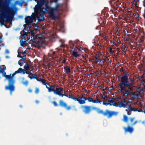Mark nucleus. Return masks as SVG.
<instances>
[{
  "label": "nucleus",
  "mask_w": 145,
  "mask_h": 145,
  "mask_svg": "<svg viewBox=\"0 0 145 145\" xmlns=\"http://www.w3.org/2000/svg\"><path fill=\"white\" fill-rule=\"evenodd\" d=\"M112 88H113V87H112V86L110 88V89H112Z\"/></svg>",
  "instance_id": "nucleus-50"
},
{
  "label": "nucleus",
  "mask_w": 145,
  "mask_h": 145,
  "mask_svg": "<svg viewBox=\"0 0 145 145\" xmlns=\"http://www.w3.org/2000/svg\"><path fill=\"white\" fill-rule=\"evenodd\" d=\"M24 69H22L21 68H20L18 69V70L15 71V72L12 74V76H13V78L14 79V76L17 74L22 73L24 72Z\"/></svg>",
  "instance_id": "nucleus-16"
},
{
  "label": "nucleus",
  "mask_w": 145,
  "mask_h": 145,
  "mask_svg": "<svg viewBox=\"0 0 145 145\" xmlns=\"http://www.w3.org/2000/svg\"><path fill=\"white\" fill-rule=\"evenodd\" d=\"M72 55L75 57H77L79 56V55L77 54V53L75 51H73L72 52Z\"/></svg>",
  "instance_id": "nucleus-25"
},
{
  "label": "nucleus",
  "mask_w": 145,
  "mask_h": 145,
  "mask_svg": "<svg viewBox=\"0 0 145 145\" xmlns=\"http://www.w3.org/2000/svg\"><path fill=\"white\" fill-rule=\"evenodd\" d=\"M29 71H27V70L24 69V72H23V74H24L25 73H26L28 74Z\"/></svg>",
  "instance_id": "nucleus-31"
},
{
  "label": "nucleus",
  "mask_w": 145,
  "mask_h": 145,
  "mask_svg": "<svg viewBox=\"0 0 145 145\" xmlns=\"http://www.w3.org/2000/svg\"><path fill=\"white\" fill-rule=\"evenodd\" d=\"M83 56V57H84V56Z\"/></svg>",
  "instance_id": "nucleus-53"
},
{
  "label": "nucleus",
  "mask_w": 145,
  "mask_h": 145,
  "mask_svg": "<svg viewBox=\"0 0 145 145\" xmlns=\"http://www.w3.org/2000/svg\"><path fill=\"white\" fill-rule=\"evenodd\" d=\"M47 87L48 92H53L56 95H58L61 92H64V90L62 88L57 86L55 84H53L50 87Z\"/></svg>",
  "instance_id": "nucleus-4"
},
{
  "label": "nucleus",
  "mask_w": 145,
  "mask_h": 145,
  "mask_svg": "<svg viewBox=\"0 0 145 145\" xmlns=\"http://www.w3.org/2000/svg\"><path fill=\"white\" fill-rule=\"evenodd\" d=\"M3 76L5 77L6 78L8 81V83L10 84L14 82V78H13L12 74L9 75H7L5 72L4 71L2 72Z\"/></svg>",
  "instance_id": "nucleus-9"
},
{
  "label": "nucleus",
  "mask_w": 145,
  "mask_h": 145,
  "mask_svg": "<svg viewBox=\"0 0 145 145\" xmlns=\"http://www.w3.org/2000/svg\"><path fill=\"white\" fill-rule=\"evenodd\" d=\"M28 77L30 78V79H32L34 78L33 76L34 74L32 73L31 72H29L28 74Z\"/></svg>",
  "instance_id": "nucleus-26"
},
{
  "label": "nucleus",
  "mask_w": 145,
  "mask_h": 145,
  "mask_svg": "<svg viewBox=\"0 0 145 145\" xmlns=\"http://www.w3.org/2000/svg\"><path fill=\"white\" fill-rule=\"evenodd\" d=\"M24 79H25L24 78H22V83L23 84L26 86H27L28 84V82L27 80H26L25 81H24Z\"/></svg>",
  "instance_id": "nucleus-24"
},
{
  "label": "nucleus",
  "mask_w": 145,
  "mask_h": 145,
  "mask_svg": "<svg viewBox=\"0 0 145 145\" xmlns=\"http://www.w3.org/2000/svg\"><path fill=\"white\" fill-rule=\"evenodd\" d=\"M65 62H66V60L65 59H64L62 61V62L63 63H65Z\"/></svg>",
  "instance_id": "nucleus-42"
},
{
  "label": "nucleus",
  "mask_w": 145,
  "mask_h": 145,
  "mask_svg": "<svg viewBox=\"0 0 145 145\" xmlns=\"http://www.w3.org/2000/svg\"><path fill=\"white\" fill-rule=\"evenodd\" d=\"M144 93L143 88L140 87L136 89V92L132 93L131 95L135 98L138 99L140 97H142L143 96Z\"/></svg>",
  "instance_id": "nucleus-6"
},
{
  "label": "nucleus",
  "mask_w": 145,
  "mask_h": 145,
  "mask_svg": "<svg viewBox=\"0 0 145 145\" xmlns=\"http://www.w3.org/2000/svg\"><path fill=\"white\" fill-rule=\"evenodd\" d=\"M72 99L74 101H77L78 103L80 105L85 104L87 100H88V102H92L93 103L101 104V101L99 100L98 98L96 97L95 99H94L91 97L90 96L87 99L86 97L82 95L80 97H72Z\"/></svg>",
  "instance_id": "nucleus-3"
},
{
  "label": "nucleus",
  "mask_w": 145,
  "mask_h": 145,
  "mask_svg": "<svg viewBox=\"0 0 145 145\" xmlns=\"http://www.w3.org/2000/svg\"><path fill=\"white\" fill-rule=\"evenodd\" d=\"M8 12H9V14L6 16L4 19L0 17V23H2L4 22L11 21L12 20L14 14V12L13 10H11V9H10L8 10Z\"/></svg>",
  "instance_id": "nucleus-5"
},
{
  "label": "nucleus",
  "mask_w": 145,
  "mask_h": 145,
  "mask_svg": "<svg viewBox=\"0 0 145 145\" xmlns=\"http://www.w3.org/2000/svg\"><path fill=\"white\" fill-rule=\"evenodd\" d=\"M6 69V67H5V66L4 65V67L3 68V70H5Z\"/></svg>",
  "instance_id": "nucleus-43"
},
{
  "label": "nucleus",
  "mask_w": 145,
  "mask_h": 145,
  "mask_svg": "<svg viewBox=\"0 0 145 145\" xmlns=\"http://www.w3.org/2000/svg\"><path fill=\"white\" fill-rule=\"evenodd\" d=\"M93 62L95 63H98V62H99L101 61V60L95 57V58L93 59Z\"/></svg>",
  "instance_id": "nucleus-23"
},
{
  "label": "nucleus",
  "mask_w": 145,
  "mask_h": 145,
  "mask_svg": "<svg viewBox=\"0 0 145 145\" xmlns=\"http://www.w3.org/2000/svg\"><path fill=\"white\" fill-rule=\"evenodd\" d=\"M64 71L66 74H69L71 72L70 69L69 67L67 66L64 67Z\"/></svg>",
  "instance_id": "nucleus-19"
},
{
  "label": "nucleus",
  "mask_w": 145,
  "mask_h": 145,
  "mask_svg": "<svg viewBox=\"0 0 145 145\" xmlns=\"http://www.w3.org/2000/svg\"><path fill=\"white\" fill-rule=\"evenodd\" d=\"M143 5L144 7H145V0H144L143 1Z\"/></svg>",
  "instance_id": "nucleus-38"
},
{
  "label": "nucleus",
  "mask_w": 145,
  "mask_h": 145,
  "mask_svg": "<svg viewBox=\"0 0 145 145\" xmlns=\"http://www.w3.org/2000/svg\"><path fill=\"white\" fill-rule=\"evenodd\" d=\"M1 78V77H0V78Z\"/></svg>",
  "instance_id": "nucleus-55"
},
{
  "label": "nucleus",
  "mask_w": 145,
  "mask_h": 145,
  "mask_svg": "<svg viewBox=\"0 0 145 145\" xmlns=\"http://www.w3.org/2000/svg\"><path fill=\"white\" fill-rule=\"evenodd\" d=\"M53 1L54 2H56L57 1V0H53Z\"/></svg>",
  "instance_id": "nucleus-52"
},
{
  "label": "nucleus",
  "mask_w": 145,
  "mask_h": 145,
  "mask_svg": "<svg viewBox=\"0 0 145 145\" xmlns=\"http://www.w3.org/2000/svg\"><path fill=\"white\" fill-rule=\"evenodd\" d=\"M121 83L119 84V87L120 89L119 90V91L122 93L123 95L125 96H127L130 94L129 90H132L135 89L136 88L135 87L132 86H130L129 87V90H126L124 87L123 86V84L126 86H129V84L127 82V73L125 72L124 73V75L121 78Z\"/></svg>",
  "instance_id": "nucleus-2"
},
{
  "label": "nucleus",
  "mask_w": 145,
  "mask_h": 145,
  "mask_svg": "<svg viewBox=\"0 0 145 145\" xmlns=\"http://www.w3.org/2000/svg\"><path fill=\"white\" fill-rule=\"evenodd\" d=\"M31 35L32 36H34V34L33 32H32L31 33Z\"/></svg>",
  "instance_id": "nucleus-44"
},
{
  "label": "nucleus",
  "mask_w": 145,
  "mask_h": 145,
  "mask_svg": "<svg viewBox=\"0 0 145 145\" xmlns=\"http://www.w3.org/2000/svg\"><path fill=\"white\" fill-rule=\"evenodd\" d=\"M40 92V89L38 88H36L35 90V93L36 94H38Z\"/></svg>",
  "instance_id": "nucleus-28"
},
{
  "label": "nucleus",
  "mask_w": 145,
  "mask_h": 145,
  "mask_svg": "<svg viewBox=\"0 0 145 145\" xmlns=\"http://www.w3.org/2000/svg\"><path fill=\"white\" fill-rule=\"evenodd\" d=\"M2 41V40L1 39V37H0V43Z\"/></svg>",
  "instance_id": "nucleus-47"
},
{
  "label": "nucleus",
  "mask_w": 145,
  "mask_h": 145,
  "mask_svg": "<svg viewBox=\"0 0 145 145\" xmlns=\"http://www.w3.org/2000/svg\"><path fill=\"white\" fill-rule=\"evenodd\" d=\"M142 123L143 124L144 126H145V120L143 121L142 122Z\"/></svg>",
  "instance_id": "nucleus-41"
},
{
  "label": "nucleus",
  "mask_w": 145,
  "mask_h": 145,
  "mask_svg": "<svg viewBox=\"0 0 145 145\" xmlns=\"http://www.w3.org/2000/svg\"><path fill=\"white\" fill-rule=\"evenodd\" d=\"M2 70V69L1 68V66H0V72H1Z\"/></svg>",
  "instance_id": "nucleus-48"
},
{
  "label": "nucleus",
  "mask_w": 145,
  "mask_h": 145,
  "mask_svg": "<svg viewBox=\"0 0 145 145\" xmlns=\"http://www.w3.org/2000/svg\"><path fill=\"white\" fill-rule=\"evenodd\" d=\"M117 114V112L107 110L104 113L103 115L107 116L108 118H110L113 116Z\"/></svg>",
  "instance_id": "nucleus-11"
},
{
  "label": "nucleus",
  "mask_w": 145,
  "mask_h": 145,
  "mask_svg": "<svg viewBox=\"0 0 145 145\" xmlns=\"http://www.w3.org/2000/svg\"><path fill=\"white\" fill-rule=\"evenodd\" d=\"M59 103L61 106L64 107L67 110H69L72 109L71 106L68 105L66 103L62 100H60Z\"/></svg>",
  "instance_id": "nucleus-12"
},
{
  "label": "nucleus",
  "mask_w": 145,
  "mask_h": 145,
  "mask_svg": "<svg viewBox=\"0 0 145 145\" xmlns=\"http://www.w3.org/2000/svg\"><path fill=\"white\" fill-rule=\"evenodd\" d=\"M135 120V117H131L129 118L130 124L131 125H134L138 123V121Z\"/></svg>",
  "instance_id": "nucleus-15"
},
{
  "label": "nucleus",
  "mask_w": 145,
  "mask_h": 145,
  "mask_svg": "<svg viewBox=\"0 0 145 145\" xmlns=\"http://www.w3.org/2000/svg\"><path fill=\"white\" fill-rule=\"evenodd\" d=\"M128 109L130 112L133 111V108L130 107H128Z\"/></svg>",
  "instance_id": "nucleus-33"
},
{
  "label": "nucleus",
  "mask_w": 145,
  "mask_h": 145,
  "mask_svg": "<svg viewBox=\"0 0 145 145\" xmlns=\"http://www.w3.org/2000/svg\"><path fill=\"white\" fill-rule=\"evenodd\" d=\"M20 42H21V45L22 46H25L26 45V44L27 43L26 42H25V41H21Z\"/></svg>",
  "instance_id": "nucleus-27"
},
{
  "label": "nucleus",
  "mask_w": 145,
  "mask_h": 145,
  "mask_svg": "<svg viewBox=\"0 0 145 145\" xmlns=\"http://www.w3.org/2000/svg\"><path fill=\"white\" fill-rule=\"evenodd\" d=\"M20 106L21 107H22V106Z\"/></svg>",
  "instance_id": "nucleus-54"
},
{
  "label": "nucleus",
  "mask_w": 145,
  "mask_h": 145,
  "mask_svg": "<svg viewBox=\"0 0 145 145\" xmlns=\"http://www.w3.org/2000/svg\"><path fill=\"white\" fill-rule=\"evenodd\" d=\"M103 104L104 105H107L106 104V103H105L104 102H103Z\"/></svg>",
  "instance_id": "nucleus-49"
},
{
  "label": "nucleus",
  "mask_w": 145,
  "mask_h": 145,
  "mask_svg": "<svg viewBox=\"0 0 145 145\" xmlns=\"http://www.w3.org/2000/svg\"><path fill=\"white\" fill-rule=\"evenodd\" d=\"M30 68V67L28 64H26L24 66V69L25 70H29L30 71H32V70H30L29 69Z\"/></svg>",
  "instance_id": "nucleus-22"
},
{
  "label": "nucleus",
  "mask_w": 145,
  "mask_h": 145,
  "mask_svg": "<svg viewBox=\"0 0 145 145\" xmlns=\"http://www.w3.org/2000/svg\"><path fill=\"white\" fill-rule=\"evenodd\" d=\"M18 64L20 66H22L23 65V62L22 61L20 62Z\"/></svg>",
  "instance_id": "nucleus-35"
},
{
  "label": "nucleus",
  "mask_w": 145,
  "mask_h": 145,
  "mask_svg": "<svg viewBox=\"0 0 145 145\" xmlns=\"http://www.w3.org/2000/svg\"><path fill=\"white\" fill-rule=\"evenodd\" d=\"M40 80V79H37V80L38 81H39Z\"/></svg>",
  "instance_id": "nucleus-51"
},
{
  "label": "nucleus",
  "mask_w": 145,
  "mask_h": 145,
  "mask_svg": "<svg viewBox=\"0 0 145 145\" xmlns=\"http://www.w3.org/2000/svg\"><path fill=\"white\" fill-rule=\"evenodd\" d=\"M125 111L127 112V114L128 115H130L131 114V112H130L128 109L125 110Z\"/></svg>",
  "instance_id": "nucleus-30"
},
{
  "label": "nucleus",
  "mask_w": 145,
  "mask_h": 145,
  "mask_svg": "<svg viewBox=\"0 0 145 145\" xmlns=\"http://www.w3.org/2000/svg\"><path fill=\"white\" fill-rule=\"evenodd\" d=\"M123 119L122 120L125 123H127L129 120V118L128 117L125 115H123Z\"/></svg>",
  "instance_id": "nucleus-21"
},
{
  "label": "nucleus",
  "mask_w": 145,
  "mask_h": 145,
  "mask_svg": "<svg viewBox=\"0 0 145 145\" xmlns=\"http://www.w3.org/2000/svg\"><path fill=\"white\" fill-rule=\"evenodd\" d=\"M123 129L125 132H129L131 133L134 131V129L132 127L130 126H128L127 127H124Z\"/></svg>",
  "instance_id": "nucleus-14"
},
{
  "label": "nucleus",
  "mask_w": 145,
  "mask_h": 145,
  "mask_svg": "<svg viewBox=\"0 0 145 145\" xmlns=\"http://www.w3.org/2000/svg\"><path fill=\"white\" fill-rule=\"evenodd\" d=\"M22 53L23 55V57H25V56L26 53L25 52H23Z\"/></svg>",
  "instance_id": "nucleus-34"
},
{
  "label": "nucleus",
  "mask_w": 145,
  "mask_h": 145,
  "mask_svg": "<svg viewBox=\"0 0 145 145\" xmlns=\"http://www.w3.org/2000/svg\"><path fill=\"white\" fill-rule=\"evenodd\" d=\"M39 81H40L42 82V84L43 85H45L47 89L48 87H49L48 86L50 87L51 86V85H49L47 83H46L45 80L43 79L40 78L39 80Z\"/></svg>",
  "instance_id": "nucleus-18"
},
{
  "label": "nucleus",
  "mask_w": 145,
  "mask_h": 145,
  "mask_svg": "<svg viewBox=\"0 0 145 145\" xmlns=\"http://www.w3.org/2000/svg\"><path fill=\"white\" fill-rule=\"evenodd\" d=\"M15 82L14 79V82H12L10 84L9 83L8 86H6L5 87V89L6 90H9L10 91V94H12V92L15 90V87L13 84Z\"/></svg>",
  "instance_id": "nucleus-10"
},
{
  "label": "nucleus",
  "mask_w": 145,
  "mask_h": 145,
  "mask_svg": "<svg viewBox=\"0 0 145 145\" xmlns=\"http://www.w3.org/2000/svg\"><path fill=\"white\" fill-rule=\"evenodd\" d=\"M121 94L123 96L125 97H123L122 99H123V98H126V97L127 96V95L126 96L123 95L122 93ZM131 104V103L129 101H125L123 99L121 102H119L117 103L116 106L120 107H128L130 106Z\"/></svg>",
  "instance_id": "nucleus-7"
},
{
  "label": "nucleus",
  "mask_w": 145,
  "mask_h": 145,
  "mask_svg": "<svg viewBox=\"0 0 145 145\" xmlns=\"http://www.w3.org/2000/svg\"><path fill=\"white\" fill-rule=\"evenodd\" d=\"M37 2V5L35 7V10L36 12H38L39 10H41V8H44L43 6L45 3L44 0H35Z\"/></svg>",
  "instance_id": "nucleus-8"
},
{
  "label": "nucleus",
  "mask_w": 145,
  "mask_h": 145,
  "mask_svg": "<svg viewBox=\"0 0 145 145\" xmlns=\"http://www.w3.org/2000/svg\"><path fill=\"white\" fill-rule=\"evenodd\" d=\"M92 109L93 110H96L97 112L99 114H102L103 115L104 112L102 110H100L99 108L95 107L93 108Z\"/></svg>",
  "instance_id": "nucleus-20"
},
{
  "label": "nucleus",
  "mask_w": 145,
  "mask_h": 145,
  "mask_svg": "<svg viewBox=\"0 0 145 145\" xmlns=\"http://www.w3.org/2000/svg\"><path fill=\"white\" fill-rule=\"evenodd\" d=\"M133 111H137V109H136V108H133Z\"/></svg>",
  "instance_id": "nucleus-46"
},
{
  "label": "nucleus",
  "mask_w": 145,
  "mask_h": 145,
  "mask_svg": "<svg viewBox=\"0 0 145 145\" xmlns=\"http://www.w3.org/2000/svg\"><path fill=\"white\" fill-rule=\"evenodd\" d=\"M73 107L74 108V110H76V109L75 108V106H73Z\"/></svg>",
  "instance_id": "nucleus-45"
},
{
  "label": "nucleus",
  "mask_w": 145,
  "mask_h": 145,
  "mask_svg": "<svg viewBox=\"0 0 145 145\" xmlns=\"http://www.w3.org/2000/svg\"><path fill=\"white\" fill-rule=\"evenodd\" d=\"M82 108L83 109V112L86 114H89L91 111V109L90 106L84 105Z\"/></svg>",
  "instance_id": "nucleus-13"
},
{
  "label": "nucleus",
  "mask_w": 145,
  "mask_h": 145,
  "mask_svg": "<svg viewBox=\"0 0 145 145\" xmlns=\"http://www.w3.org/2000/svg\"><path fill=\"white\" fill-rule=\"evenodd\" d=\"M6 53L7 54H8L9 53V51L8 50H6Z\"/></svg>",
  "instance_id": "nucleus-37"
},
{
  "label": "nucleus",
  "mask_w": 145,
  "mask_h": 145,
  "mask_svg": "<svg viewBox=\"0 0 145 145\" xmlns=\"http://www.w3.org/2000/svg\"><path fill=\"white\" fill-rule=\"evenodd\" d=\"M37 44L40 47L42 46L44 44V41L42 39L39 38L37 40Z\"/></svg>",
  "instance_id": "nucleus-17"
},
{
  "label": "nucleus",
  "mask_w": 145,
  "mask_h": 145,
  "mask_svg": "<svg viewBox=\"0 0 145 145\" xmlns=\"http://www.w3.org/2000/svg\"><path fill=\"white\" fill-rule=\"evenodd\" d=\"M18 57H22V58H23V56H20V54H19V53H18Z\"/></svg>",
  "instance_id": "nucleus-39"
},
{
  "label": "nucleus",
  "mask_w": 145,
  "mask_h": 145,
  "mask_svg": "<svg viewBox=\"0 0 145 145\" xmlns=\"http://www.w3.org/2000/svg\"><path fill=\"white\" fill-rule=\"evenodd\" d=\"M45 8H42L41 10H39L38 12H36L35 10V14L34 16H28L25 18V22L27 24L32 23L33 22V20L36 18H37L39 20H43L44 19L43 14L45 12L48 11L47 9L49 10V14L52 17H53L54 14L56 12H57L58 10L57 8H53L50 7L47 5H44Z\"/></svg>",
  "instance_id": "nucleus-1"
},
{
  "label": "nucleus",
  "mask_w": 145,
  "mask_h": 145,
  "mask_svg": "<svg viewBox=\"0 0 145 145\" xmlns=\"http://www.w3.org/2000/svg\"><path fill=\"white\" fill-rule=\"evenodd\" d=\"M28 91L29 93H31L32 91V90L31 88H29L28 89Z\"/></svg>",
  "instance_id": "nucleus-36"
},
{
  "label": "nucleus",
  "mask_w": 145,
  "mask_h": 145,
  "mask_svg": "<svg viewBox=\"0 0 145 145\" xmlns=\"http://www.w3.org/2000/svg\"><path fill=\"white\" fill-rule=\"evenodd\" d=\"M53 103L55 106H58V105L56 101L53 102Z\"/></svg>",
  "instance_id": "nucleus-32"
},
{
  "label": "nucleus",
  "mask_w": 145,
  "mask_h": 145,
  "mask_svg": "<svg viewBox=\"0 0 145 145\" xmlns=\"http://www.w3.org/2000/svg\"><path fill=\"white\" fill-rule=\"evenodd\" d=\"M35 102L37 104H38L39 103V101L38 100H37L35 101Z\"/></svg>",
  "instance_id": "nucleus-40"
},
{
  "label": "nucleus",
  "mask_w": 145,
  "mask_h": 145,
  "mask_svg": "<svg viewBox=\"0 0 145 145\" xmlns=\"http://www.w3.org/2000/svg\"><path fill=\"white\" fill-rule=\"evenodd\" d=\"M64 93H65V92L64 93V92H61L60 93V94H59L58 95H59V96H61L62 97H63L64 96H65L66 97H67V95H65L64 94Z\"/></svg>",
  "instance_id": "nucleus-29"
}]
</instances>
